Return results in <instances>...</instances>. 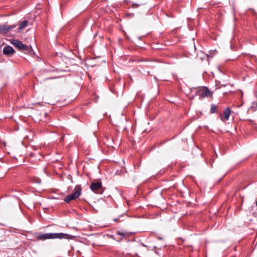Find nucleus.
I'll use <instances>...</instances> for the list:
<instances>
[{
	"instance_id": "nucleus-1",
	"label": "nucleus",
	"mask_w": 257,
	"mask_h": 257,
	"mask_svg": "<svg viewBox=\"0 0 257 257\" xmlns=\"http://www.w3.org/2000/svg\"><path fill=\"white\" fill-rule=\"evenodd\" d=\"M75 236L64 233H45L38 235L36 238L37 240H45L49 239H66L72 240L75 238Z\"/></svg>"
},
{
	"instance_id": "nucleus-2",
	"label": "nucleus",
	"mask_w": 257,
	"mask_h": 257,
	"mask_svg": "<svg viewBox=\"0 0 257 257\" xmlns=\"http://www.w3.org/2000/svg\"><path fill=\"white\" fill-rule=\"evenodd\" d=\"M82 188L80 185H76L73 192L68 195H67L65 198L64 201L66 203H69L71 200H75L78 198L81 194Z\"/></svg>"
},
{
	"instance_id": "nucleus-3",
	"label": "nucleus",
	"mask_w": 257,
	"mask_h": 257,
	"mask_svg": "<svg viewBox=\"0 0 257 257\" xmlns=\"http://www.w3.org/2000/svg\"><path fill=\"white\" fill-rule=\"evenodd\" d=\"M11 43L16 48H18L19 50L23 51L24 52L26 53H31L32 51V48L31 46H29L26 45H25L22 43L20 41L12 39L11 40Z\"/></svg>"
},
{
	"instance_id": "nucleus-4",
	"label": "nucleus",
	"mask_w": 257,
	"mask_h": 257,
	"mask_svg": "<svg viewBox=\"0 0 257 257\" xmlns=\"http://www.w3.org/2000/svg\"><path fill=\"white\" fill-rule=\"evenodd\" d=\"M197 95L200 99H202L205 97H208L212 95V93L210 92L207 87H203L199 89L197 91Z\"/></svg>"
},
{
	"instance_id": "nucleus-5",
	"label": "nucleus",
	"mask_w": 257,
	"mask_h": 257,
	"mask_svg": "<svg viewBox=\"0 0 257 257\" xmlns=\"http://www.w3.org/2000/svg\"><path fill=\"white\" fill-rule=\"evenodd\" d=\"M101 187L102 184L100 182H93L90 186L91 190L96 193L100 192L99 190L101 189Z\"/></svg>"
},
{
	"instance_id": "nucleus-6",
	"label": "nucleus",
	"mask_w": 257,
	"mask_h": 257,
	"mask_svg": "<svg viewBox=\"0 0 257 257\" xmlns=\"http://www.w3.org/2000/svg\"><path fill=\"white\" fill-rule=\"evenodd\" d=\"M15 50L10 46H7L3 49V54L7 56H12L15 53Z\"/></svg>"
},
{
	"instance_id": "nucleus-7",
	"label": "nucleus",
	"mask_w": 257,
	"mask_h": 257,
	"mask_svg": "<svg viewBox=\"0 0 257 257\" xmlns=\"http://www.w3.org/2000/svg\"><path fill=\"white\" fill-rule=\"evenodd\" d=\"M223 113H224V118H221V120L223 121H225L228 119L229 117L231 114V110H230L229 108H226L224 110Z\"/></svg>"
},
{
	"instance_id": "nucleus-8",
	"label": "nucleus",
	"mask_w": 257,
	"mask_h": 257,
	"mask_svg": "<svg viewBox=\"0 0 257 257\" xmlns=\"http://www.w3.org/2000/svg\"><path fill=\"white\" fill-rule=\"evenodd\" d=\"M14 27V26L7 27L5 25H0V34L7 33Z\"/></svg>"
},
{
	"instance_id": "nucleus-9",
	"label": "nucleus",
	"mask_w": 257,
	"mask_h": 257,
	"mask_svg": "<svg viewBox=\"0 0 257 257\" xmlns=\"http://www.w3.org/2000/svg\"><path fill=\"white\" fill-rule=\"evenodd\" d=\"M116 235L119 237L118 241L122 239V238H126L128 236V234L126 232H121L120 231H117Z\"/></svg>"
},
{
	"instance_id": "nucleus-10",
	"label": "nucleus",
	"mask_w": 257,
	"mask_h": 257,
	"mask_svg": "<svg viewBox=\"0 0 257 257\" xmlns=\"http://www.w3.org/2000/svg\"><path fill=\"white\" fill-rule=\"evenodd\" d=\"M28 25V21H24L21 23L19 25V27L18 28V32H21L24 28H25L26 27H27Z\"/></svg>"
},
{
	"instance_id": "nucleus-11",
	"label": "nucleus",
	"mask_w": 257,
	"mask_h": 257,
	"mask_svg": "<svg viewBox=\"0 0 257 257\" xmlns=\"http://www.w3.org/2000/svg\"><path fill=\"white\" fill-rule=\"evenodd\" d=\"M216 106L214 104H212L211 107L210 111L212 113H214L216 111Z\"/></svg>"
},
{
	"instance_id": "nucleus-12",
	"label": "nucleus",
	"mask_w": 257,
	"mask_h": 257,
	"mask_svg": "<svg viewBox=\"0 0 257 257\" xmlns=\"http://www.w3.org/2000/svg\"><path fill=\"white\" fill-rule=\"evenodd\" d=\"M36 182L37 183H40L41 182V180L40 179L38 178L37 180L36 181Z\"/></svg>"
},
{
	"instance_id": "nucleus-13",
	"label": "nucleus",
	"mask_w": 257,
	"mask_h": 257,
	"mask_svg": "<svg viewBox=\"0 0 257 257\" xmlns=\"http://www.w3.org/2000/svg\"><path fill=\"white\" fill-rule=\"evenodd\" d=\"M256 206H257V200H256Z\"/></svg>"
}]
</instances>
